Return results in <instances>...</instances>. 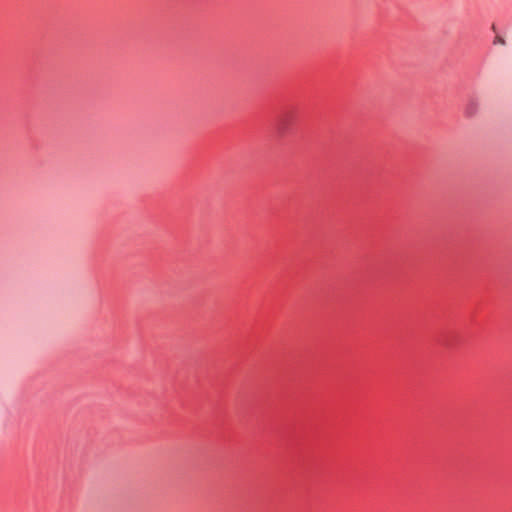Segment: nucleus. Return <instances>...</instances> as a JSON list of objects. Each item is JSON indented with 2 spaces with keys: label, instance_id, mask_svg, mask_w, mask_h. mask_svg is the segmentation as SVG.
Wrapping results in <instances>:
<instances>
[{
  "label": "nucleus",
  "instance_id": "obj_1",
  "mask_svg": "<svg viewBox=\"0 0 512 512\" xmlns=\"http://www.w3.org/2000/svg\"><path fill=\"white\" fill-rule=\"evenodd\" d=\"M495 43H498L500 45H505L506 44L505 40L502 37H499V36L496 37Z\"/></svg>",
  "mask_w": 512,
  "mask_h": 512
}]
</instances>
